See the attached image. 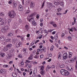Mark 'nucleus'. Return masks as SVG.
Instances as JSON below:
<instances>
[{"label": "nucleus", "mask_w": 77, "mask_h": 77, "mask_svg": "<svg viewBox=\"0 0 77 77\" xmlns=\"http://www.w3.org/2000/svg\"><path fill=\"white\" fill-rule=\"evenodd\" d=\"M1 30L2 32H3V31H5V27H2L1 28Z\"/></svg>", "instance_id": "obj_42"}, {"label": "nucleus", "mask_w": 77, "mask_h": 77, "mask_svg": "<svg viewBox=\"0 0 77 77\" xmlns=\"http://www.w3.org/2000/svg\"><path fill=\"white\" fill-rule=\"evenodd\" d=\"M6 24V21L4 19H2L0 17V25L1 27L5 26Z\"/></svg>", "instance_id": "obj_3"}, {"label": "nucleus", "mask_w": 77, "mask_h": 77, "mask_svg": "<svg viewBox=\"0 0 77 77\" xmlns=\"http://www.w3.org/2000/svg\"><path fill=\"white\" fill-rule=\"evenodd\" d=\"M49 57H52V54H49L48 55Z\"/></svg>", "instance_id": "obj_56"}, {"label": "nucleus", "mask_w": 77, "mask_h": 77, "mask_svg": "<svg viewBox=\"0 0 77 77\" xmlns=\"http://www.w3.org/2000/svg\"><path fill=\"white\" fill-rule=\"evenodd\" d=\"M52 25L54 27H57V25H56V24L54 23Z\"/></svg>", "instance_id": "obj_49"}, {"label": "nucleus", "mask_w": 77, "mask_h": 77, "mask_svg": "<svg viewBox=\"0 0 77 77\" xmlns=\"http://www.w3.org/2000/svg\"><path fill=\"white\" fill-rule=\"evenodd\" d=\"M47 6L48 8H52V7H53V5H52V4L51 3H49L48 4Z\"/></svg>", "instance_id": "obj_11"}, {"label": "nucleus", "mask_w": 77, "mask_h": 77, "mask_svg": "<svg viewBox=\"0 0 77 77\" xmlns=\"http://www.w3.org/2000/svg\"><path fill=\"white\" fill-rule=\"evenodd\" d=\"M16 15V14L14 11H12L8 13V16L10 18H14Z\"/></svg>", "instance_id": "obj_4"}, {"label": "nucleus", "mask_w": 77, "mask_h": 77, "mask_svg": "<svg viewBox=\"0 0 77 77\" xmlns=\"http://www.w3.org/2000/svg\"><path fill=\"white\" fill-rule=\"evenodd\" d=\"M44 66H40V70L41 71H44Z\"/></svg>", "instance_id": "obj_25"}, {"label": "nucleus", "mask_w": 77, "mask_h": 77, "mask_svg": "<svg viewBox=\"0 0 77 77\" xmlns=\"http://www.w3.org/2000/svg\"><path fill=\"white\" fill-rule=\"evenodd\" d=\"M20 38L21 40L22 41H24V37H23V36H22Z\"/></svg>", "instance_id": "obj_43"}, {"label": "nucleus", "mask_w": 77, "mask_h": 77, "mask_svg": "<svg viewBox=\"0 0 77 77\" xmlns=\"http://www.w3.org/2000/svg\"><path fill=\"white\" fill-rule=\"evenodd\" d=\"M7 57L8 59H10V58H11V57H12V54H9L7 55Z\"/></svg>", "instance_id": "obj_24"}, {"label": "nucleus", "mask_w": 77, "mask_h": 77, "mask_svg": "<svg viewBox=\"0 0 77 77\" xmlns=\"http://www.w3.org/2000/svg\"><path fill=\"white\" fill-rule=\"evenodd\" d=\"M60 6H61L63 7V8L64 7V5L63 4V3L62 2H60Z\"/></svg>", "instance_id": "obj_29"}, {"label": "nucleus", "mask_w": 77, "mask_h": 77, "mask_svg": "<svg viewBox=\"0 0 77 77\" xmlns=\"http://www.w3.org/2000/svg\"><path fill=\"white\" fill-rule=\"evenodd\" d=\"M12 75L14 77H16L17 76V74L15 73H12Z\"/></svg>", "instance_id": "obj_27"}, {"label": "nucleus", "mask_w": 77, "mask_h": 77, "mask_svg": "<svg viewBox=\"0 0 77 77\" xmlns=\"http://www.w3.org/2000/svg\"><path fill=\"white\" fill-rule=\"evenodd\" d=\"M32 24L33 25H34V26H36V23L35 22V21L32 22Z\"/></svg>", "instance_id": "obj_48"}, {"label": "nucleus", "mask_w": 77, "mask_h": 77, "mask_svg": "<svg viewBox=\"0 0 77 77\" xmlns=\"http://www.w3.org/2000/svg\"><path fill=\"white\" fill-rule=\"evenodd\" d=\"M68 39L69 41H71L72 40V38H71V36H69L68 37Z\"/></svg>", "instance_id": "obj_38"}, {"label": "nucleus", "mask_w": 77, "mask_h": 77, "mask_svg": "<svg viewBox=\"0 0 77 77\" xmlns=\"http://www.w3.org/2000/svg\"><path fill=\"white\" fill-rule=\"evenodd\" d=\"M9 64H12V63H13V62L12 60L10 61V62H9Z\"/></svg>", "instance_id": "obj_58"}, {"label": "nucleus", "mask_w": 77, "mask_h": 77, "mask_svg": "<svg viewBox=\"0 0 77 77\" xmlns=\"http://www.w3.org/2000/svg\"><path fill=\"white\" fill-rule=\"evenodd\" d=\"M37 72V69L36 68H35L34 70L33 73L34 74H36Z\"/></svg>", "instance_id": "obj_35"}, {"label": "nucleus", "mask_w": 77, "mask_h": 77, "mask_svg": "<svg viewBox=\"0 0 77 77\" xmlns=\"http://www.w3.org/2000/svg\"><path fill=\"white\" fill-rule=\"evenodd\" d=\"M17 71H18V73H19V74H21V71H19V69H17Z\"/></svg>", "instance_id": "obj_54"}, {"label": "nucleus", "mask_w": 77, "mask_h": 77, "mask_svg": "<svg viewBox=\"0 0 77 77\" xmlns=\"http://www.w3.org/2000/svg\"><path fill=\"white\" fill-rule=\"evenodd\" d=\"M77 57L75 56L73 58H72V59L73 60V61H75L77 60Z\"/></svg>", "instance_id": "obj_32"}, {"label": "nucleus", "mask_w": 77, "mask_h": 77, "mask_svg": "<svg viewBox=\"0 0 77 77\" xmlns=\"http://www.w3.org/2000/svg\"><path fill=\"white\" fill-rule=\"evenodd\" d=\"M14 34L12 33H9L8 34L7 36H8V37H11V36H12Z\"/></svg>", "instance_id": "obj_19"}, {"label": "nucleus", "mask_w": 77, "mask_h": 77, "mask_svg": "<svg viewBox=\"0 0 77 77\" xmlns=\"http://www.w3.org/2000/svg\"><path fill=\"white\" fill-rule=\"evenodd\" d=\"M44 2L43 3V4L42 5L41 8H43V7H44Z\"/></svg>", "instance_id": "obj_62"}, {"label": "nucleus", "mask_w": 77, "mask_h": 77, "mask_svg": "<svg viewBox=\"0 0 77 77\" xmlns=\"http://www.w3.org/2000/svg\"><path fill=\"white\" fill-rule=\"evenodd\" d=\"M0 56H1V57H4V56H5V54L4 53L0 52Z\"/></svg>", "instance_id": "obj_23"}, {"label": "nucleus", "mask_w": 77, "mask_h": 77, "mask_svg": "<svg viewBox=\"0 0 77 77\" xmlns=\"http://www.w3.org/2000/svg\"><path fill=\"white\" fill-rule=\"evenodd\" d=\"M54 38L55 39H57L58 38V37H57V35H55L54 36Z\"/></svg>", "instance_id": "obj_41"}, {"label": "nucleus", "mask_w": 77, "mask_h": 77, "mask_svg": "<svg viewBox=\"0 0 77 77\" xmlns=\"http://www.w3.org/2000/svg\"><path fill=\"white\" fill-rule=\"evenodd\" d=\"M31 61H30L29 60H26V62L27 63H30L31 64V62H30Z\"/></svg>", "instance_id": "obj_50"}, {"label": "nucleus", "mask_w": 77, "mask_h": 77, "mask_svg": "<svg viewBox=\"0 0 77 77\" xmlns=\"http://www.w3.org/2000/svg\"><path fill=\"white\" fill-rule=\"evenodd\" d=\"M40 16V15H39V14H37L36 16V18L37 19H39V17Z\"/></svg>", "instance_id": "obj_47"}, {"label": "nucleus", "mask_w": 77, "mask_h": 77, "mask_svg": "<svg viewBox=\"0 0 77 77\" xmlns=\"http://www.w3.org/2000/svg\"><path fill=\"white\" fill-rule=\"evenodd\" d=\"M23 9V6L21 5H19L18 7V10L20 11H21Z\"/></svg>", "instance_id": "obj_10"}, {"label": "nucleus", "mask_w": 77, "mask_h": 77, "mask_svg": "<svg viewBox=\"0 0 77 77\" xmlns=\"http://www.w3.org/2000/svg\"><path fill=\"white\" fill-rule=\"evenodd\" d=\"M17 40L15 39H13L12 42L13 44H15L17 42Z\"/></svg>", "instance_id": "obj_33"}, {"label": "nucleus", "mask_w": 77, "mask_h": 77, "mask_svg": "<svg viewBox=\"0 0 77 77\" xmlns=\"http://www.w3.org/2000/svg\"><path fill=\"white\" fill-rule=\"evenodd\" d=\"M69 30L71 32H73V30H74V31H76L77 30V29L76 28H75V27H72L71 29H70Z\"/></svg>", "instance_id": "obj_8"}, {"label": "nucleus", "mask_w": 77, "mask_h": 77, "mask_svg": "<svg viewBox=\"0 0 77 77\" xmlns=\"http://www.w3.org/2000/svg\"><path fill=\"white\" fill-rule=\"evenodd\" d=\"M3 50L5 51H8V48H7V47H5L4 48H3Z\"/></svg>", "instance_id": "obj_28"}, {"label": "nucleus", "mask_w": 77, "mask_h": 77, "mask_svg": "<svg viewBox=\"0 0 77 77\" xmlns=\"http://www.w3.org/2000/svg\"><path fill=\"white\" fill-rule=\"evenodd\" d=\"M72 52L69 51L68 52V58L69 59L72 57Z\"/></svg>", "instance_id": "obj_7"}, {"label": "nucleus", "mask_w": 77, "mask_h": 77, "mask_svg": "<svg viewBox=\"0 0 77 77\" xmlns=\"http://www.w3.org/2000/svg\"><path fill=\"white\" fill-rule=\"evenodd\" d=\"M8 65H6L5 64L3 66V67L5 68H8Z\"/></svg>", "instance_id": "obj_40"}, {"label": "nucleus", "mask_w": 77, "mask_h": 77, "mask_svg": "<svg viewBox=\"0 0 77 77\" xmlns=\"http://www.w3.org/2000/svg\"><path fill=\"white\" fill-rule=\"evenodd\" d=\"M40 57L41 58H43L44 57V55L42 54L40 55Z\"/></svg>", "instance_id": "obj_53"}, {"label": "nucleus", "mask_w": 77, "mask_h": 77, "mask_svg": "<svg viewBox=\"0 0 77 77\" xmlns=\"http://www.w3.org/2000/svg\"><path fill=\"white\" fill-rule=\"evenodd\" d=\"M75 23H76V21H74L72 23V25L73 26L74 25V24H75Z\"/></svg>", "instance_id": "obj_60"}, {"label": "nucleus", "mask_w": 77, "mask_h": 77, "mask_svg": "<svg viewBox=\"0 0 77 77\" xmlns=\"http://www.w3.org/2000/svg\"><path fill=\"white\" fill-rule=\"evenodd\" d=\"M18 57H20V58H21L22 57V55L21 54H19L18 56Z\"/></svg>", "instance_id": "obj_52"}, {"label": "nucleus", "mask_w": 77, "mask_h": 77, "mask_svg": "<svg viewBox=\"0 0 77 77\" xmlns=\"http://www.w3.org/2000/svg\"><path fill=\"white\" fill-rule=\"evenodd\" d=\"M42 49H38L37 50L38 52H39V51H41Z\"/></svg>", "instance_id": "obj_64"}, {"label": "nucleus", "mask_w": 77, "mask_h": 77, "mask_svg": "<svg viewBox=\"0 0 77 77\" xmlns=\"http://www.w3.org/2000/svg\"><path fill=\"white\" fill-rule=\"evenodd\" d=\"M5 39H6V38L5 36H1L0 37V41H4L5 40Z\"/></svg>", "instance_id": "obj_12"}, {"label": "nucleus", "mask_w": 77, "mask_h": 77, "mask_svg": "<svg viewBox=\"0 0 77 77\" xmlns=\"http://www.w3.org/2000/svg\"><path fill=\"white\" fill-rule=\"evenodd\" d=\"M60 72L63 75H68L69 74V72L65 70V69H62L60 71Z\"/></svg>", "instance_id": "obj_1"}, {"label": "nucleus", "mask_w": 77, "mask_h": 77, "mask_svg": "<svg viewBox=\"0 0 77 77\" xmlns=\"http://www.w3.org/2000/svg\"><path fill=\"white\" fill-rule=\"evenodd\" d=\"M36 51H33L32 54H33V55H35V54H36Z\"/></svg>", "instance_id": "obj_46"}, {"label": "nucleus", "mask_w": 77, "mask_h": 77, "mask_svg": "<svg viewBox=\"0 0 77 77\" xmlns=\"http://www.w3.org/2000/svg\"><path fill=\"white\" fill-rule=\"evenodd\" d=\"M4 28H5V31H7V30H8L9 29V26L8 25L5 26L4 27Z\"/></svg>", "instance_id": "obj_15"}, {"label": "nucleus", "mask_w": 77, "mask_h": 77, "mask_svg": "<svg viewBox=\"0 0 77 77\" xmlns=\"http://www.w3.org/2000/svg\"><path fill=\"white\" fill-rule=\"evenodd\" d=\"M31 6L32 7H34L35 6V4H34L31 3Z\"/></svg>", "instance_id": "obj_57"}, {"label": "nucleus", "mask_w": 77, "mask_h": 77, "mask_svg": "<svg viewBox=\"0 0 77 77\" xmlns=\"http://www.w3.org/2000/svg\"><path fill=\"white\" fill-rule=\"evenodd\" d=\"M5 42H11V39L10 38H8L5 40Z\"/></svg>", "instance_id": "obj_20"}, {"label": "nucleus", "mask_w": 77, "mask_h": 77, "mask_svg": "<svg viewBox=\"0 0 77 77\" xmlns=\"http://www.w3.org/2000/svg\"><path fill=\"white\" fill-rule=\"evenodd\" d=\"M66 69L69 71H73V67L70 65H67L66 66Z\"/></svg>", "instance_id": "obj_5"}, {"label": "nucleus", "mask_w": 77, "mask_h": 77, "mask_svg": "<svg viewBox=\"0 0 77 77\" xmlns=\"http://www.w3.org/2000/svg\"><path fill=\"white\" fill-rule=\"evenodd\" d=\"M54 48V46L52 45L50 48V50L51 51H53V48Z\"/></svg>", "instance_id": "obj_36"}, {"label": "nucleus", "mask_w": 77, "mask_h": 77, "mask_svg": "<svg viewBox=\"0 0 77 77\" xmlns=\"http://www.w3.org/2000/svg\"><path fill=\"white\" fill-rule=\"evenodd\" d=\"M60 1H57L55 2H54V4L55 5H56V6H57L60 4Z\"/></svg>", "instance_id": "obj_13"}, {"label": "nucleus", "mask_w": 77, "mask_h": 77, "mask_svg": "<svg viewBox=\"0 0 77 77\" xmlns=\"http://www.w3.org/2000/svg\"><path fill=\"white\" fill-rule=\"evenodd\" d=\"M28 72H29L30 75H31V74H32V70L30 69H29L28 70Z\"/></svg>", "instance_id": "obj_21"}, {"label": "nucleus", "mask_w": 77, "mask_h": 77, "mask_svg": "<svg viewBox=\"0 0 77 77\" xmlns=\"http://www.w3.org/2000/svg\"><path fill=\"white\" fill-rule=\"evenodd\" d=\"M28 59H29V60H32L33 59V57L32 56H30L28 58Z\"/></svg>", "instance_id": "obj_39"}, {"label": "nucleus", "mask_w": 77, "mask_h": 77, "mask_svg": "<svg viewBox=\"0 0 77 77\" xmlns=\"http://www.w3.org/2000/svg\"><path fill=\"white\" fill-rule=\"evenodd\" d=\"M21 43L17 42L16 43V46L17 47H20L21 46Z\"/></svg>", "instance_id": "obj_9"}, {"label": "nucleus", "mask_w": 77, "mask_h": 77, "mask_svg": "<svg viewBox=\"0 0 77 77\" xmlns=\"http://www.w3.org/2000/svg\"><path fill=\"white\" fill-rule=\"evenodd\" d=\"M67 58H68V54L67 53H65L63 55V60H65Z\"/></svg>", "instance_id": "obj_6"}, {"label": "nucleus", "mask_w": 77, "mask_h": 77, "mask_svg": "<svg viewBox=\"0 0 77 77\" xmlns=\"http://www.w3.org/2000/svg\"><path fill=\"white\" fill-rule=\"evenodd\" d=\"M73 60L72 59V58L71 59H70L69 60V63H71V62H73Z\"/></svg>", "instance_id": "obj_45"}, {"label": "nucleus", "mask_w": 77, "mask_h": 77, "mask_svg": "<svg viewBox=\"0 0 77 77\" xmlns=\"http://www.w3.org/2000/svg\"><path fill=\"white\" fill-rule=\"evenodd\" d=\"M25 27L26 30H29V27H30L28 25H26L25 26Z\"/></svg>", "instance_id": "obj_17"}, {"label": "nucleus", "mask_w": 77, "mask_h": 77, "mask_svg": "<svg viewBox=\"0 0 77 77\" xmlns=\"http://www.w3.org/2000/svg\"><path fill=\"white\" fill-rule=\"evenodd\" d=\"M54 23V22L53 21H51L49 22V24H51L52 25H53Z\"/></svg>", "instance_id": "obj_44"}, {"label": "nucleus", "mask_w": 77, "mask_h": 77, "mask_svg": "<svg viewBox=\"0 0 77 77\" xmlns=\"http://www.w3.org/2000/svg\"><path fill=\"white\" fill-rule=\"evenodd\" d=\"M6 47L7 48H11L12 47V44H9L8 45H6Z\"/></svg>", "instance_id": "obj_22"}, {"label": "nucleus", "mask_w": 77, "mask_h": 77, "mask_svg": "<svg viewBox=\"0 0 77 77\" xmlns=\"http://www.w3.org/2000/svg\"><path fill=\"white\" fill-rule=\"evenodd\" d=\"M0 15L1 16H4V13L2 12L1 13Z\"/></svg>", "instance_id": "obj_61"}, {"label": "nucleus", "mask_w": 77, "mask_h": 77, "mask_svg": "<svg viewBox=\"0 0 77 77\" xmlns=\"http://www.w3.org/2000/svg\"><path fill=\"white\" fill-rule=\"evenodd\" d=\"M12 3V0H11L8 2V4H10V5H11Z\"/></svg>", "instance_id": "obj_51"}, {"label": "nucleus", "mask_w": 77, "mask_h": 77, "mask_svg": "<svg viewBox=\"0 0 77 77\" xmlns=\"http://www.w3.org/2000/svg\"><path fill=\"white\" fill-rule=\"evenodd\" d=\"M64 66H65L63 64H61L60 66V68H64Z\"/></svg>", "instance_id": "obj_34"}, {"label": "nucleus", "mask_w": 77, "mask_h": 77, "mask_svg": "<svg viewBox=\"0 0 77 77\" xmlns=\"http://www.w3.org/2000/svg\"><path fill=\"white\" fill-rule=\"evenodd\" d=\"M14 51V50H11L9 51V52L10 53H12Z\"/></svg>", "instance_id": "obj_59"}, {"label": "nucleus", "mask_w": 77, "mask_h": 77, "mask_svg": "<svg viewBox=\"0 0 77 77\" xmlns=\"http://www.w3.org/2000/svg\"><path fill=\"white\" fill-rule=\"evenodd\" d=\"M51 68V67L49 65L46 68V71H48V69H50Z\"/></svg>", "instance_id": "obj_30"}, {"label": "nucleus", "mask_w": 77, "mask_h": 77, "mask_svg": "<svg viewBox=\"0 0 77 77\" xmlns=\"http://www.w3.org/2000/svg\"><path fill=\"white\" fill-rule=\"evenodd\" d=\"M1 73H2V74H5V70L4 69H0V74Z\"/></svg>", "instance_id": "obj_16"}, {"label": "nucleus", "mask_w": 77, "mask_h": 77, "mask_svg": "<svg viewBox=\"0 0 77 77\" xmlns=\"http://www.w3.org/2000/svg\"><path fill=\"white\" fill-rule=\"evenodd\" d=\"M61 57V56H60V52H59L58 53V59H60Z\"/></svg>", "instance_id": "obj_37"}, {"label": "nucleus", "mask_w": 77, "mask_h": 77, "mask_svg": "<svg viewBox=\"0 0 77 77\" xmlns=\"http://www.w3.org/2000/svg\"><path fill=\"white\" fill-rule=\"evenodd\" d=\"M40 73L42 75H44L45 74V72L44 70H42Z\"/></svg>", "instance_id": "obj_26"}, {"label": "nucleus", "mask_w": 77, "mask_h": 77, "mask_svg": "<svg viewBox=\"0 0 77 77\" xmlns=\"http://www.w3.org/2000/svg\"><path fill=\"white\" fill-rule=\"evenodd\" d=\"M30 62H31V64L33 63V65H35V64H37L38 63V62L36 61L33 62V61H31Z\"/></svg>", "instance_id": "obj_31"}, {"label": "nucleus", "mask_w": 77, "mask_h": 77, "mask_svg": "<svg viewBox=\"0 0 77 77\" xmlns=\"http://www.w3.org/2000/svg\"><path fill=\"white\" fill-rule=\"evenodd\" d=\"M13 27L14 29H16L17 28V24H14Z\"/></svg>", "instance_id": "obj_18"}, {"label": "nucleus", "mask_w": 77, "mask_h": 77, "mask_svg": "<svg viewBox=\"0 0 77 77\" xmlns=\"http://www.w3.org/2000/svg\"><path fill=\"white\" fill-rule=\"evenodd\" d=\"M7 23H8V24H9V23H11V20L10 19H8Z\"/></svg>", "instance_id": "obj_55"}, {"label": "nucleus", "mask_w": 77, "mask_h": 77, "mask_svg": "<svg viewBox=\"0 0 77 77\" xmlns=\"http://www.w3.org/2000/svg\"><path fill=\"white\" fill-rule=\"evenodd\" d=\"M42 36H43V35H41L39 37V39H41V38H42Z\"/></svg>", "instance_id": "obj_63"}, {"label": "nucleus", "mask_w": 77, "mask_h": 77, "mask_svg": "<svg viewBox=\"0 0 77 77\" xmlns=\"http://www.w3.org/2000/svg\"><path fill=\"white\" fill-rule=\"evenodd\" d=\"M36 15V14L34 13L28 17V20L29 22H31L32 23H33V22L35 21V20H34V18L32 17L33 16H34V15Z\"/></svg>", "instance_id": "obj_2"}, {"label": "nucleus", "mask_w": 77, "mask_h": 77, "mask_svg": "<svg viewBox=\"0 0 77 77\" xmlns=\"http://www.w3.org/2000/svg\"><path fill=\"white\" fill-rule=\"evenodd\" d=\"M17 4L16 3V2H14L13 3V6L14 8H15L17 7Z\"/></svg>", "instance_id": "obj_14"}]
</instances>
